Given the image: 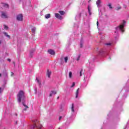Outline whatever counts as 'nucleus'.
Returning a JSON list of instances; mask_svg holds the SVG:
<instances>
[{
    "mask_svg": "<svg viewBox=\"0 0 129 129\" xmlns=\"http://www.w3.org/2000/svg\"><path fill=\"white\" fill-rule=\"evenodd\" d=\"M26 96H25V93L23 91H20L17 95V100L19 102L21 101H25Z\"/></svg>",
    "mask_w": 129,
    "mask_h": 129,
    "instance_id": "1",
    "label": "nucleus"
},
{
    "mask_svg": "<svg viewBox=\"0 0 129 129\" xmlns=\"http://www.w3.org/2000/svg\"><path fill=\"white\" fill-rule=\"evenodd\" d=\"M124 24H125V21L124 20H123V24L119 26V29L122 33H123V32H124V30H123V28L124 27Z\"/></svg>",
    "mask_w": 129,
    "mask_h": 129,
    "instance_id": "2",
    "label": "nucleus"
},
{
    "mask_svg": "<svg viewBox=\"0 0 129 129\" xmlns=\"http://www.w3.org/2000/svg\"><path fill=\"white\" fill-rule=\"evenodd\" d=\"M23 15L22 14H19L18 15H17V21H23Z\"/></svg>",
    "mask_w": 129,
    "mask_h": 129,
    "instance_id": "3",
    "label": "nucleus"
},
{
    "mask_svg": "<svg viewBox=\"0 0 129 129\" xmlns=\"http://www.w3.org/2000/svg\"><path fill=\"white\" fill-rule=\"evenodd\" d=\"M55 17L56 19H58L59 20H62V16L60 15L58 13H55Z\"/></svg>",
    "mask_w": 129,
    "mask_h": 129,
    "instance_id": "4",
    "label": "nucleus"
},
{
    "mask_svg": "<svg viewBox=\"0 0 129 129\" xmlns=\"http://www.w3.org/2000/svg\"><path fill=\"white\" fill-rule=\"evenodd\" d=\"M2 18H3V19H7L8 18V16L7 15V14L5 12H2Z\"/></svg>",
    "mask_w": 129,
    "mask_h": 129,
    "instance_id": "5",
    "label": "nucleus"
},
{
    "mask_svg": "<svg viewBox=\"0 0 129 129\" xmlns=\"http://www.w3.org/2000/svg\"><path fill=\"white\" fill-rule=\"evenodd\" d=\"M48 52L50 55H55V51L53 49H48Z\"/></svg>",
    "mask_w": 129,
    "mask_h": 129,
    "instance_id": "6",
    "label": "nucleus"
},
{
    "mask_svg": "<svg viewBox=\"0 0 129 129\" xmlns=\"http://www.w3.org/2000/svg\"><path fill=\"white\" fill-rule=\"evenodd\" d=\"M51 73L52 72L51 71H49V70H47L46 76H47V77H48V78H50V76Z\"/></svg>",
    "mask_w": 129,
    "mask_h": 129,
    "instance_id": "7",
    "label": "nucleus"
},
{
    "mask_svg": "<svg viewBox=\"0 0 129 129\" xmlns=\"http://www.w3.org/2000/svg\"><path fill=\"white\" fill-rule=\"evenodd\" d=\"M100 4H101V1L100 0H98L96 2V5L98 7H100Z\"/></svg>",
    "mask_w": 129,
    "mask_h": 129,
    "instance_id": "8",
    "label": "nucleus"
},
{
    "mask_svg": "<svg viewBox=\"0 0 129 129\" xmlns=\"http://www.w3.org/2000/svg\"><path fill=\"white\" fill-rule=\"evenodd\" d=\"M79 93V88H78L76 92V98H77L78 97V94Z\"/></svg>",
    "mask_w": 129,
    "mask_h": 129,
    "instance_id": "9",
    "label": "nucleus"
},
{
    "mask_svg": "<svg viewBox=\"0 0 129 129\" xmlns=\"http://www.w3.org/2000/svg\"><path fill=\"white\" fill-rule=\"evenodd\" d=\"M45 19H49L51 18V15L50 14H47L45 15Z\"/></svg>",
    "mask_w": 129,
    "mask_h": 129,
    "instance_id": "10",
    "label": "nucleus"
},
{
    "mask_svg": "<svg viewBox=\"0 0 129 129\" xmlns=\"http://www.w3.org/2000/svg\"><path fill=\"white\" fill-rule=\"evenodd\" d=\"M4 34L5 36L7 37V38H9V39H11V36L8 34L7 32H4Z\"/></svg>",
    "mask_w": 129,
    "mask_h": 129,
    "instance_id": "11",
    "label": "nucleus"
},
{
    "mask_svg": "<svg viewBox=\"0 0 129 129\" xmlns=\"http://www.w3.org/2000/svg\"><path fill=\"white\" fill-rule=\"evenodd\" d=\"M58 13H60V14L61 15V16H64V15L65 14V12H64V11H59Z\"/></svg>",
    "mask_w": 129,
    "mask_h": 129,
    "instance_id": "12",
    "label": "nucleus"
},
{
    "mask_svg": "<svg viewBox=\"0 0 129 129\" xmlns=\"http://www.w3.org/2000/svg\"><path fill=\"white\" fill-rule=\"evenodd\" d=\"M88 11L90 16L91 15V12L90 11V8H89V6H88Z\"/></svg>",
    "mask_w": 129,
    "mask_h": 129,
    "instance_id": "13",
    "label": "nucleus"
},
{
    "mask_svg": "<svg viewBox=\"0 0 129 129\" xmlns=\"http://www.w3.org/2000/svg\"><path fill=\"white\" fill-rule=\"evenodd\" d=\"M36 80H37L38 84H39L40 85H41L42 83H41V81H40V80H39V79H38V78H36Z\"/></svg>",
    "mask_w": 129,
    "mask_h": 129,
    "instance_id": "14",
    "label": "nucleus"
},
{
    "mask_svg": "<svg viewBox=\"0 0 129 129\" xmlns=\"http://www.w3.org/2000/svg\"><path fill=\"white\" fill-rule=\"evenodd\" d=\"M121 9V7L120 6H118L116 8V11H119V10Z\"/></svg>",
    "mask_w": 129,
    "mask_h": 129,
    "instance_id": "15",
    "label": "nucleus"
},
{
    "mask_svg": "<svg viewBox=\"0 0 129 129\" xmlns=\"http://www.w3.org/2000/svg\"><path fill=\"white\" fill-rule=\"evenodd\" d=\"M72 111H73V112H74V104H72Z\"/></svg>",
    "mask_w": 129,
    "mask_h": 129,
    "instance_id": "16",
    "label": "nucleus"
},
{
    "mask_svg": "<svg viewBox=\"0 0 129 129\" xmlns=\"http://www.w3.org/2000/svg\"><path fill=\"white\" fill-rule=\"evenodd\" d=\"M67 61H68V56L64 57V62L65 63H67Z\"/></svg>",
    "mask_w": 129,
    "mask_h": 129,
    "instance_id": "17",
    "label": "nucleus"
},
{
    "mask_svg": "<svg viewBox=\"0 0 129 129\" xmlns=\"http://www.w3.org/2000/svg\"><path fill=\"white\" fill-rule=\"evenodd\" d=\"M31 31L33 32V33H35L36 31V28L33 27V28H32Z\"/></svg>",
    "mask_w": 129,
    "mask_h": 129,
    "instance_id": "18",
    "label": "nucleus"
},
{
    "mask_svg": "<svg viewBox=\"0 0 129 129\" xmlns=\"http://www.w3.org/2000/svg\"><path fill=\"white\" fill-rule=\"evenodd\" d=\"M4 7H5V8H9V4H4Z\"/></svg>",
    "mask_w": 129,
    "mask_h": 129,
    "instance_id": "19",
    "label": "nucleus"
},
{
    "mask_svg": "<svg viewBox=\"0 0 129 129\" xmlns=\"http://www.w3.org/2000/svg\"><path fill=\"white\" fill-rule=\"evenodd\" d=\"M108 7H109V9H112V7H111V4L110 3L108 4Z\"/></svg>",
    "mask_w": 129,
    "mask_h": 129,
    "instance_id": "20",
    "label": "nucleus"
},
{
    "mask_svg": "<svg viewBox=\"0 0 129 129\" xmlns=\"http://www.w3.org/2000/svg\"><path fill=\"white\" fill-rule=\"evenodd\" d=\"M69 77H70V78H71L72 77V72H69Z\"/></svg>",
    "mask_w": 129,
    "mask_h": 129,
    "instance_id": "21",
    "label": "nucleus"
},
{
    "mask_svg": "<svg viewBox=\"0 0 129 129\" xmlns=\"http://www.w3.org/2000/svg\"><path fill=\"white\" fill-rule=\"evenodd\" d=\"M22 103H23V105H24V106H25V107H26V108H29V106H28L27 105L25 104V103L23 102Z\"/></svg>",
    "mask_w": 129,
    "mask_h": 129,
    "instance_id": "22",
    "label": "nucleus"
},
{
    "mask_svg": "<svg viewBox=\"0 0 129 129\" xmlns=\"http://www.w3.org/2000/svg\"><path fill=\"white\" fill-rule=\"evenodd\" d=\"M82 72H83V70H81L80 72V76H82Z\"/></svg>",
    "mask_w": 129,
    "mask_h": 129,
    "instance_id": "23",
    "label": "nucleus"
},
{
    "mask_svg": "<svg viewBox=\"0 0 129 129\" xmlns=\"http://www.w3.org/2000/svg\"><path fill=\"white\" fill-rule=\"evenodd\" d=\"M4 29H5L6 30H8L9 27H8V26L6 25H4Z\"/></svg>",
    "mask_w": 129,
    "mask_h": 129,
    "instance_id": "24",
    "label": "nucleus"
},
{
    "mask_svg": "<svg viewBox=\"0 0 129 129\" xmlns=\"http://www.w3.org/2000/svg\"><path fill=\"white\" fill-rule=\"evenodd\" d=\"M81 56V55L80 54L79 55L78 57L77 58V61H79Z\"/></svg>",
    "mask_w": 129,
    "mask_h": 129,
    "instance_id": "25",
    "label": "nucleus"
},
{
    "mask_svg": "<svg viewBox=\"0 0 129 129\" xmlns=\"http://www.w3.org/2000/svg\"><path fill=\"white\" fill-rule=\"evenodd\" d=\"M51 93H52V94H57V92L55 91H52Z\"/></svg>",
    "mask_w": 129,
    "mask_h": 129,
    "instance_id": "26",
    "label": "nucleus"
},
{
    "mask_svg": "<svg viewBox=\"0 0 129 129\" xmlns=\"http://www.w3.org/2000/svg\"><path fill=\"white\" fill-rule=\"evenodd\" d=\"M75 86V83L73 82L72 85L71 86V87L72 88L73 87H74Z\"/></svg>",
    "mask_w": 129,
    "mask_h": 129,
    "instance_id": "27",
    "label": "nucleus"
},
{
    "mask_svg": "<svg viewBox=\"0 0 129 129\" xmlns=\"http://www.w3.org/2000/svg\"><path fill=\"white\" fill-rule=\"evenodd\" d=\"M105 45H106V46H110V45H111V43H105Z\"/></svg>",
    "mask_w": 129,
    "mask_h": 129,
    "instance_id": "28",
    "label": "nucleus"
},
{
    "mask_svg": "<svg viewBox=\"0 0 129 129\" xmlns=\"http://www.w3.org/2000/svg\"><path fill=\"white\" fill-rule=\"evenodd\" d=\"M83 47V43H82V41H81V48H82Z\"/></svg>",
    "mask_w": 129,
    "mask_h": 129,
    "instance_id": "29",
    "label": "nucleus"
},
{
    "mask_svg": "<svg viewBox=\"0 0 129 129\" xmlns=\"http://www.w3.org/2000/svg\"><path fill=\"white\" fill-rule=\"evenodd\" d=\"M14 76V73L11 72V76Z\"/></svg>",
    "mask_w": 129,
    "mask_h": 129,
    "instance_id": "30",
    "label": "nucleus"
},
{
    "mask_svg": "<svg viewBox=\"0 0 129 129\" xmlns=\"http://www.w3.org/2000/svg\"><path fill=\"white\" fill-rule=\"evenodd\" d=\"M61 118H62V116H60L59 117V120H61Z\"/></svg>",
    "mask_w": 129,
    "mask_h": 129,
    "instance_id": "31",
    "label": "nucleus"
},
{
    "mask_svg": "<svg viewBox=\"0 0 129 129\" xmlns=\"http://www.w3.org/2000/svg\"><path fill=\"white\" fill-rule=\"evenodd\" d=\"M52 95H53V94H52V93H51L50 94V95H49V96H50V97H51Z\"/></svg>",
    "mask_w": 129,
    "mask_h": 129,
    "instance_id": "32",
    "label": "nucleus"
},
{
    "mask_svg": "<svg viewBox=\"0 0 129 129\" xmlns=\"http://www.w3.org/2000/svg\"><path fill=\"white\" fill-rule=\"evenodd\" d=\"M60 108L61 110H63V108L62 107V106H60Z\"/></svg>",
    "mask_w": 129,
    "mask_h": 129,
    "instance_id": "33",
    "label": "nucleus"
},
{
    "mask_svg": "<svg viewBox=\"0 0 129 129\" xmlns=\"http://www.w3.org/2000/svg\"><path fill=\"white\" fill-rule=\"evenodd\" d=\"M7 60H8V61H9V62H11V59L8 58Z\"/></svg>",
    "mask_w": 129,
    "mask_h": 129,
    "instance_id": "34",
    "label": "nucleus"
},
{
    "mask_svg": "<svg viewBox=\"0 0 129 129\" xmlns=\"http://www.w3.org/2000/svg\"><path fill=\"white\" fill-rule=\"evenodd\" d=\"M97 25L98 26V21L97 22Z\"/></svg>",
    "mask_w": 129,
    "mask_h": 129,
    "instance_id": "35",
    "label": "nucleus"
},
{
    "mask_svg": "<svg viewBox=\"0 0 129 129\" xmlns=\"http://www.w3.org/2000/svg\"><path fill=\"white\" fill-rule=\"evenodd\" d=\"M0 77H2V74L0 73Z\"/></svg>",
    "mask_w": 129,
    "mask_h": 129,
    "instance_id": "36",
    "label": "nucleus"
},
{
    "mask_svg": "<svg viewBox=\"0 0 129 129\" xmlns=\"http://www.w3.org/2000/svg\"><path fill=\"white\" fill-rule=\"evenodd\" d=\"M23 110L26 111V110H27V109L25 108V109H24V110Z\"/></svg>",
    "mask_w": 129,
    "mask_h": 129,
    "instance_id": "37",
    "label": "nucleus"
},
{
    "mask_svg": "<svg viewBox=\"0 0 129 129\" xmlns=\"http://www.w3.org/2000/svg\"><path fill=\"white\" fill-rule=\"evenodd\" d=\"M13 64H14V65H15V61H14V62H13Z\"/></svg>",
    "mask_w": 129,
    "mask_h": 129,
    "instance_id": "38",
    "label": "nucleus"
},
{
    "mask_svg": "<svg viewBox=\"0 0 129 129\" xmlns=\"http://www.w3.org/2000/svg\"><path fill=\"white\" fill-rule=\"evenodd\" d=\"M35 121H36V122H38V121H37V120H36Z\"/></svg>",
    "mask_w": 129,
    "mask_h": 129,
    "instance_id": "39",
    "label": "nucleus"
},
{
    "mask_svg": "<svg viewBox=\"0 0 129 129\" xmlns=\"http://www.w3.org/2000/svg\"><path fill=\"white\" fill-rule=\"evenodd\" d=\"M57 99H59V97H57Z\"/></svg>",
    "mask_w": 129,
    "mask_h": 129,
    "instance_id": "40",
    "label": "nucleus"
},
{
    "mask_svg": "<svg viewBox=\"0 0 129 129\" xmlns=\"http://www.w3.org/2000/svg\"><path fill=\"white\" fill-rule=\"evenodd\" d=\"M1 43V41H0V44Z\"/></svg>",
    "mask_w": 129,
    "mask_h": 129,
    "instance_id": "41",
    "label": "nucleus"
},
{
    "mask_svg": "<svg viewBox=\"0 0 129 129\" xmlns=\"http://www.w3.org/2000/svg\"><path fill=\"white\" fill-rule=\"evenodd\" d=\"M58 129H60V128H58Z\"/></svg>",
    "mask_w": 129,
    "mask_h": 129,
    "instance_id": "42",
    "label": "nucleus"
}]
</instances>
